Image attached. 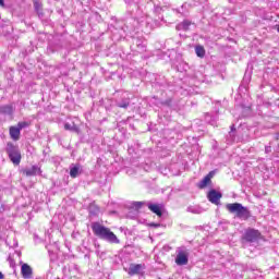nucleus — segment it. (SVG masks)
<instances>
[{
  "label": "nucleus",
  "mask_w": 279,
  "mask_h": 279,
  "mask_svg": "<svg viewBox=\"0 0 279 279\" xmlns=\"http://www.w3.org/2000/svg\"><path fill=\"white\" fill-rule=\"evenodd\" d=\"M10 136L13 141H19L21 138V131L17 126L10 128Z\"/></svg>",
  "instance_id": "nucleus-12"
},
{
  "label": "nucleus",
  "mask_w": 279,
  "mask_h": 279,
  "mask_svg": "<svg viewBox=\"0 0 279 279\" xmlns=\"http://www.w3.org/2000/svg\"><path fill=\"white\" fill-rule=\"evenodd\" d=\"M134 206H135L136 208H141V206H143V203L136 202V203H134Z\"/></svg>",
  "instance_id": "nucleus-24"
},
{
  "label": "nucleus",
  "mask_w": 279,
  "mask_h": 279,
  "mask_svg": "<svg viewBox=\"0 0 279 279\" xmlns=\"http://www.w3.org/2000/svg\"><path fill=\"white\" fill-rule=\"evenodd\" d=\"M21 274L24 279H32L34 276V270H32V266L23 264L21 267Z\"/></svg>",
  "instance_id": "nucleus-7"
},
{
  "label": "nucleus",
  "mask_w": 279,
  "mask_h": 279,
  "mask_svg": "<svg viewBox=\"0 0 279 279\" xmlns=\"http://www.w3.org/2000/svg\"><path fill=\"white\" fill-rule=\"evenodd\" d=\"M64 130H69L70 132H73V131H75V124L65 123Z\"/></svg>",
  "instance_id": "nucleus-21"
},
{
  "label": "nucleus",
  "mask_w": 279,
  "mask_h": 279,
  "mask_svg": "<svg viewBox=\"0 0 279 279\" xmlns=\"http://www.w3.org/2000/svg\"><path fill=\"white\" fill-rule=\"evenodd\" d=\"M207 197L209 199V202H211V204H219L222 195L220 192H217V190H211L209 191V193L207 194Z\"/></svg>",
  "instance_id": "nucleus-6"
},
{
  "label": "nucleus",
  "mask_w": 279,
  "mask_h": 279,
  "mask_svg": "<svg viewBox=\"0 0 279 279\" xmlns=\"http://www.w3.org/2000/svg\"><path fill=\"white\" fill-rule=\"evenodd\" d=\"M143 271V265L142 264H131L129 267V275L130 276H136L137 274H141Z\"/></svg>",
  "instance_id": "nucleus-10"
},
{
  "label": "nucleus",
  "mask_w": 279,
  "mask_h": 279,
  "mask_svg": "<svg viewBox=\"0 0 279 279\" xmlns=\"http://www.w3.org/2000/svg\"><path fill=\"white\" fill-rule=\"evenodd\" d=\"M8 262H9L10 267H12V269H14V267H16V262H14V258H12V256H9Z\"/></svg>",
  "instance_id": "nucleus-22"
},
{
  "label": "nucleus",
  "mask_w": 279,
  "mask_h": 279,
  "mask_svg": "<svg viewBox=\"0 0 279 279\" xmlns=\"http://www.w3.org/2000/svg\"><path fill=\"white\" fill-rule=\"evenodd\" d=\"M213 175H215L214 172H209L199 183L198 186L201 189H206L208 184H210V180H213Z\"/></svg>",
  "instance_id": "nucleus-11"
},
{
  "label": "nucleus",
  "mask_w": 279,
  "mask_h": 279,
  "mask_svg": "<svg viewBox=\"0 0 279 279\" xmlns=\"http://www.w3.org/2000/svg\"><path fill=\"white\" fill-rule=\"evenodd\" d=\"M151 228H160V223L153 222L149 225Z\"/></svg>",
  "instance_id": "nucleus-23"
},
{
  "label": "nucleus",
  "mask_w": 279,
  "mask_h": 279,
  "mask_svg": "<svg viewBox=\"0 0 279 279\" xmlns=\"http://www.w3.org/2000/svg\"><path fill=\"white\" fill-rule=\"evenodd\" d=\"M0 279H5V276L1 271H0Z\"/></svg>",
  "instance_id": "nucleus-25"
},
{
  "label": "nucleus",
  "mask_w": 279,
  "mask_h": 279,
  "mask_svg": "<svg viewBox=\"0 0 279 279\" xmlns=\"http://www.w3.org/2000/svg\"><path fill=\"white\" fill-rule=\"evenodd\" d=\"M148 208L151 213L157 215V217H162V205L149 203Z\"/></svg>",
  "instance_id": "nucleus-9"
},
{
  "label": "nucleus",
  "mask_w": 279,
  "mask_h": 279,
  "mask_svg": "<svg viewBox=\"0 0 279 279\" xmlns=\"http://www.w3.org/2000/svg\"><path fill=\"white\" fill-rule=\"evenodd\" d=\"M28 126H29V123H27V122H19L17 125H16V128L20 129V132L24 128H28Z\"/></svg>",
  "instance_id": "nucleus-19"
},
{
  "label": "nucleus",
  "mask_w": 279,
  "mask_h": 279,
  "mask_svg": "<svg viewBox=\"0 0 279 279\" xmlns=\"http://www.w3.org/2000/svg\"><path fill=\"white\" fill-rule=\"evenodd\" d=\"M24 175L32 178V175H40L41 171L38 166H33L23 170Z\"/></svg>",
  "instance_id": "nucleus-8"
},
{
  "label": "nucleus",
  "mask_w": 279,
  "mask_h": 279,
  "mask_svg": "<svg viewBox=\"0 0 279 279\" xmlns=\"http://www.w3.org/2000/svg\"><path fill=\"white\" fill-rule=\"evenodd\" d=\"M259 236H260V232L254 229L247 230L244 234V239L250 243H254V241H257Z\"/></svg>",
  "instance_id": "nucleus-5"
},
{
  "label": "nucleus",
  "mask_w": 279,
  "mask_h": 279,
  "mask_svg": "<svg viewBox=\"0 0 279 279\" xmlns=\"http://www.w3.org/2000/svg\"><path fill=\"white\" fill-rule=\"evenodd\" d=\"M130 106V100L129 99H124V100H122V101H120V102H118V107L119 108H128Z\"/></svg>",
  "instance_id": "nucleus-18"
},
{
  "label": "nucleus",
  "mask_w": 279,
  "mask_h": 279,
  "mask_svg": "<svg viewBox=\"0 0 279 279\" xmlns=\"http://www.w3.org/2000/svg\"><path fill=\"white\" fill-rule=\"evenodd\" d=\"M0 5L3 8L5 5V3L3 2V0H0Z\"/></svg>",
  "instance_id": "nucleus-26"
},
{
  "label": "nucleus",
  "mask_w": 279,
  "mask_h": 279,
  "mask_svg": "<svg viewBox=\"0 0 279 279\" xmlns=\"http://www.w3.org/2000/svg\"><path fill=\"white\" fill-rule=\"evenodd\" d=\"M92 230L95 236L101 239L102 241H107L108 243L119 244L121 241L117 238V234L110 230V228L105 227L100 222H93Z\"/></svg>",
  "instance_id": "nucleus-1"
},
{
  "label": "nucleus",
  "mask_w": 279,
  "mask_h": 279,
  "mask_svg": "<svg viewBox=\"0 0 279 279\" xmlns=\"http://www.w3.org/2000/svg\"><path fill=\"white\" fill-rule=\"evenodd\" d=\"M175 264L179 265V267L189 265V251L183 248L177 251Z\"/></svg>",
  "instance_id": "nucleus-3"
},
{
  "label": "nucleus",
  "mask_w": 279,
  "mask_h": 279,
  "mask_svg": "<svg viewBox=\"0 0 279 279\" xmlns=\"http://www.w3.org/2000/svg\"><path fill=\"white\" fill-rule=\"evenodd\" d=\"M226 207L231 214H235L238 219H244V221H247V218L251 217L250 209L240 203L227 204Z\"/></svg>",
  "instance_id": "nucleus-2"
},
{
  "label": "nucleus",
  "mask_w": 279,
  "mask_h": 279,
  "mask_svg": "<svg viewBox=\"0 0 279 279\" xmlns=\"http://www.w3.org/2000/svg\"><path fill=\"white\" fill-rule=\"evenodd\" d=\"M191 27V21L184 20L182 23L177 25V29H183V32H187V29Z\"/></svg>",
  "instance_id": "nucleus-15"
},
{
  "label": "nucleus",
  "mask_w": 279,
  "mask_h": 279,
  "mask_svg": "<svg viewBox=\"0 0 279 279\" xmlns=\"http://www.w3.org/2000/svg\"><path fill=\"white\" fill-rule=\"evenodd\" d=\"M189 213H193L194 215H201L203 211L201 207L193 206L187 208Z\"/></svg>",
  "instance_id": "nucleus-17"
},
{
  "label": "nucleus",
  "mask_w": 279,
  "mask_h": 279,
  "mask_svg": "<svg viewBox=\"0 0 279 279\" xmlns=\"http://www.w3.org/2000/svg\"><path fill=\"white\" fill-rule=\"evenodd\" d=\"M14 112V108L11 105H4L0 107L1 114H12Z\"/></svg>",
  "instance_id": "nucleus-14"
},
{
  "label": "nucleus",
  "mask_w": 279,
  "mask_h": 279,
  "mask_svg": "<svg viewBox=\"0 0 279 279\" xmlns=\"http://www.w3.org/2000/svg\"><path fill=\"white\" fill-rule=\"evenodd\" d=\"M34 8L37 13L40 14V1L39 0H34Z\"/></svg>",
  "instance_id": "nucleus-20"
},
{
  "label": "nucleus",
  "mask_w": 279,
  "mask_h": 279,
  "mask_svg": "<svg viewBox=\"0 0 279 279\" xmlns=\"http://www.w3.org/2000/svg\"><path fill=\"white\" fill-rule=\"evenodd\" d=\"M9 158L13 165H21V150L12 146L8 149Z\"/></svg>",
  "instance_id": "nucleus-4"
},
{
  "label": "nucleus",
  "mask_w": 279,
  "mask_h": 279,
  "mask_svg": "<svg viewBox=\"0 0 279 279\" xmlns=\"http://www.w3.org/2000/svg\"><path fill=\"white\" fill-rule=\"evenodd\" d=\"M195 53L198 58H204L206 56V50L204 49V46H196Z\"/></svg>",
  "instance_id": "nucleus-16"
},
{
  "label": "nucleus",
  "mask_w": 279,
  "mask_h": 279,
  "mask_svg": "<svg viewBox=\"0 0 279 279\" xmlns=\"http://www.w3.org/2000/svg\"><path fill=\"white\" fill-rule=\"evenodd\" d=\"M82 172L80 165H72L70 167V175L71 178H77V175H80V173Z\"/></svg>",
  "instance_id": "nucleus-13"
},
{
  "label": "nucleus",
  "mask_w": 279,
  "mask_h": 279,
  "mask_svg": "<svg viewBox=\"0 0 279 279\" xmlns=\"http://www.w3.org/2000/svg\"><path fill=\"white\" fill-rule=\"evenodd\" d=\"M275 27H276L277 32L279 33V24H277Z\"/></svg>",
  "instance_id": "nucleus-27"
}]
</instances>
